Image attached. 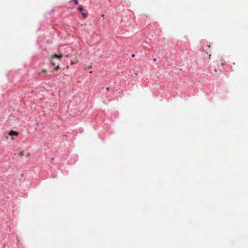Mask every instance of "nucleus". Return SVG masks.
Returning a JSON list of instances; mask_svg holds the SVG:
<instances>
[{"instance_id":"39448f33","label":"nucleus","mask_w":248,"mask_h":248,"mask_svg":"<svg viewBox=\"0 0 248 248\" xmlns=\"http://www.w3.org/2000/svg\"><path fill=\"white\" fill-rule=\"evenodd\" d=\"M82 16H83L84 18H86V16H87V14H85V13H81Z\"/></svg>"},{"instance_id":"423d86ee","label":"nucleus","mask_w":248,"mask_h":248,"mask_svg":"<svg viewBox=\"0 0 248 248\" xmlns=\"http://www.w3.org/2000/svg\"><path fill=\"white\" fill-rule=\"evenodd\" d=\"M59 69H60V67H59V65H57L55 68V70L56 71L58 70Z\"/></svg>"},{"instance_id":"f257e3e1","label":"nucleus","mask_w":248,"mask_h":248,"mask_svg":"<svg viewBox=\"0 0 248 248\" xmlns=\"http://www.w3.org/2000/svg\"><path fill=\"white\" fill-rule=\"evenodd\" d=\"M9 135L12 137L15 136H17L18 135V133L17 132H16V131H14L13 130H11L9 133ZM11 140H14V139L13 137H12L11 138Z\"/></svg>"},{"instance_id":"9d476101","label":"nucleus","mask_w":248,"mask_h":248,"mask_svg":"<svg viewBox=\"0 0 248 248\" xmlns=\"http://www.w3.org/2000/svg\"><path fill=\"white\" fill-rule=\"evenodd\" d=\"M52 64L53 66H55V64H54V62H52Z\"/></svg>"},{"instance_id":"9b49d317","label":"nucleus","mask_w":248,"mask_h":248,"mask_svg":"<svg viewBox=\"0 0 248 248\" xmlns=\"http://www.w3.org/2000/svg\"><path fill=\"white\" fill-rule=\"evenodd\" d=\"M210 57H211V54H209V58L210 59Z\"/></svg>"},{"instance_id":"20e7f679","label":"nucleus","mask_w":248,"mask_h":248,"mask_svg":"<svg viewBox=\"0 0 248 248\" xmlns=\"http://www.w3.org/2000/svg\"><path fill=\"white\" fill-rule=\"evenodd\" d=\"M47 70L46 69H43L42 70L41 72H40L39 74H41V73H46Z\"/></svg>"},{"instance_id":"7ed1b4c3","label":"nucleus","mask_w":248,"mask_h":248,"mask_svg":"<svg viewBox=\"0 0 248 248\" xmlns=\"http://www.w3.org/2000/svg\"><path fill=\"white\" fill-rule=\"evenodd\" d=\"M78 9L79 11L81 12L83 10V8L82 6H79L78 8Z\"/></svg>"},{"instance_id":"f03ea898","label":"nucleus","mask_w":248,"mask_h":248,"mask_svg":"<svg viewBox=\"0 0 248 248\" xmlns=\"http://www.w3.org/2000/svg\"><path fill=\"white\" fill-rule=\"evenodd\" d=\"M62 57V55H58L57 54H54V55H53L52 56V58H56L61 59Z\"/></svg>"},{"instance_id":"f8f14e48","label":"nucleus","mask_w":248,"mask_h":248,"mask_svg":"<svg viewBox=\"0 0 248 248\" xmlns=\"http://www.w3.org/2000/svg\"><path fill=\"white\" fill-rule=\"evenodd\" d=\"M132 56L133 57H134L135 56V55H134V54H133V55H132Z\"/></svg>"},{"instance_id":"0eeeda50","label":"nucleus","mask_w":248,"mask_h":248,"mask_svg":"<svg viewBox=\"0 0 248 248\" xmlns=\"http://www.w3.org/2000/svg\"><path fill=\"white\" fill-rule=\"evenodd\" d=\"M75 4H77L78 3V0H73Z\"/></svg>"},{"instance_id":"6e6552de","label":"nucleus","mask_w":248,"mask_h":248,"mask_svg":"<svg viewBox=\"0 0 248 248\" xmlns=\"http://www.w3.org/2000/svg\"><path fill=\"white\" fill-rule=\"evenodd\" d=\"M19 155H21V156L23 155H24V152L23 151L19 153Z\"/></svg>"},{"instance_id":"4468645a","label":"nucleus","mask_w":248,"mask_h":248,"mask_svg":"<svg viewBox=\"0 0 248 248\" xmlns=\"http://www.w3.org/2000/svg\"><path fill=\"white\" fill-rule=\"evenodd\" d=\"M29 155H30V154H28L27 155V156H29Z\"/></svg>"},{"instance_id":"1a4fd4ad","label":"nucleus","mask_w":248,"mask_h":248,"mask_svg":"<svg viewBox=\"0 0 248 248\" xmlns=\"http://www.w3.org/2000/svg\"><path fill=\"white\" fill-rule=\"evenodd\" d=\"M109 87H107V88H106V90H109Z\"/></svg>"},{"instance_id":"ddd939ff","label":"nucleus","mask_w":248,"mask_h":248,"mask_svg":"<svg viewBox=\"0 0 248 248\" xmlns=\"http://www.w3.org/2000/svg\"><path fill=\"white\" fill-rule=\"evenodd\" d=\"M156 60V59H154V61H155Z\"/></svg>"}]
</instances>
